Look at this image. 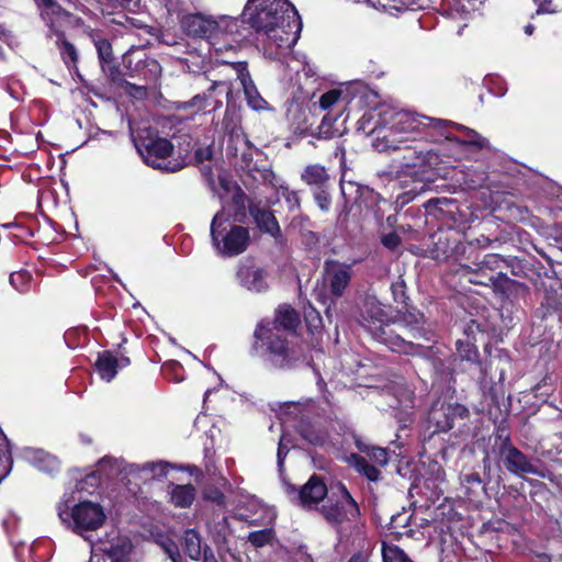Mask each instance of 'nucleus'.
<instances>
[{"label":"nucleus","mask_w":562,"mask_h":562,"mask_svg":"<svg viewBox=\"0 0 562 562\" xmlns=\"http://www.w3.org/2000/svg\"><path fill=\"white\" fill-rule=\"evenodd\" d=\"M384 122L389 126H375L372 132L375 137L372 146L379 153H389L395 150H405L407 155L403 158L405 166L416 167L425 161L426 155L411 146V143L422 137H429L437 140L445 137L449 140H457L448 133V127L452 121L435 119L409 111L391 112L389 117L384 114Z\"/></svg>","instance_id":"f257e3e1"},{"label":"nucleus","mask_w":562,"mask_h":562,"mask_svg":"<svg viewBox=\"0 0 562 562\" xmlns=\"http://www.w3.org/2000/svg\"><path fill=\"white\" fill-rule=\"evenodd\" d=\"M241 19L263 36L265 54L271 59L288 53L302 30L300 15L288 0H248Z\"/></svg>","instance_id":"f03ea898"},{"label":"nucleus","mask_w":562,"mask_h":562,"mask_svg":"<svg viewBox=\"0 0 562 562\" xmlns=\"http://www.w3.org/2000/svg\"><path fill=\"white\" fill-rule=\"evenodd\" d=\"M254 337L255 350L276 368H290L301 357V351L289 344L276 323H259Z\"/></svg>","instance_id":"7ed1b4c3"},{"label":"nucleus","mask_w":562,"mask_h":562,"mask_svg":"<svg viewBox=\"0 0 562 562\" xmlns=\"http://www.w3.org/2000/svg\"><path fill=\"white\" fill-rule=\"evenodd\" d=\"M57 513L67 528L86 539H88V532L98 530L106 519L103 507L91 501H83L72 506L68 502H61L57 505Z\"/></svg>","instance_id":"20e7f679"},{"label":"nucleus","mask_w":562,"mask_h":562,"mask_svg":"<svg viewBox=\"0 0 562 562\" xmlns=\"http://www.w3.org/2000/svg\"><path fill=\"white\" fill-rule=\"evenodd\" d=\"M211 239L218 255L235 257L247 249L250 235L248 228L232 223L224 212H217L211 223Z\"/></svg>","instance_id":"39448f33"},{"label":"nucleus","mask_w":562,"mask_h":562,"mask_svg":"<svg viewBox=\"0 0 562 562\" xmlns=\"http://www.w3.org/2000/svg\"><path fill=\"white\" fill-rule=\"evenodd\" d=\"M181 24L190 36L212 38L222 33H234L237 30L238 20L226 15L215 20L199 13L184 16Z\"/></svg>","instance_id":"423d86ee"},{"label":"nucleus","mask_w":562,"mask_h":562,"mask_svg":"<svg viewBox=\"0 0 562 562\" xmlns=\"http://www.w3.org/2000/svg\"><path fill=\"white\" fill-rule=\"evenodd\" d=\"M137 150L144 161L156 169L178 171L183 168L182 162H172L169 157L173 150L172 144L162 137L146 138L139 140Z\"/></svg>","instance_id":"0eeeda50"},{"label":"nucleus","mask_w":562,"mask_h":562,"mask_svg":"<svg viewBox=\"0 0 562 562\" xmlns=\"http://www.w3.org/2000/svg\"><path fill=\"white\" fill-rule=\"evenodd\" d=\"M337 490L339 499L333 502V498H329L321 508L323 517L334 526H340L345 521H353L360 516L358 503L346 486L339 483Z\"/></svg>","instance_id":"6e6552de"},{"label":"nucleus","mask_w":562,"mask_h":562,"mask_svg":"<svg viewBox=\"0 0 562 562\" xmlns=\"http://www.w3.org/2000/svg\"><path fill=\"white\" fill-rule=\"evenodd\" d=\"M238 283L254 293H261L269 288L267 270L251 259L241 261L236 273Z\"/></svg>","instance_id":"1a4fd4ad"},{"label":"nucleus","mask_w":562,"mask_h":562,"mask_svg":"<svg viewBox=\"0 0 562 562\" xmlns=\"http://www.w3.org/2000/svg\"><path fill=\"white\" fill-rule=\"evenodd\" d=\"M352 277V265L338 260H326L324 263V281L329 285L336 297L344 294Z\"/></svg>","instance_id":"9d476101"},{"label":"nucleus","mask_w":562,"mask_h":562,"mask_svg":"<svg viewBox=\"0 0 562 562\" xmlns=\"http://www.w3.org/2000/svg\"><path fill=\"white\" fill-rule=\"evenodd\" d=\"M132 549L131 541L116 531H111L104 540L92 544L91 552H102L113 562H124Z\"/></svg>","instance_id":"9b49d317"},{"label":"nucleus","mask_w":562,"mask_h":562,"mask_svg":"<svg viewBox=\"0 0 562 562\" xmlns=\"http://www.w3.org/2000/svg\"><path fill=\"white\" fill-rule=\"evenodd\" d=\"M229 66L234 69L240 85L243 86L247 103L256 111L263 110L267 106L266 100L260 95L247 69L245 61L232 63Z\"/></svg>","instance_id":"f8f14e48"},{"label":"nucleus","mask_w":562,"mask_h":562,"mask_svg":"<svg viewBox=\"0 0 562 562\" xmlns=\"http://www.w3.org/2000/svg\"><path fill=\"white\" fill-rule=\"evenodd\" d=\"M361 317L362 325L373 335L378 327L386 325L389 313L375 297H367Z\"/></svg>","instance_id":"ddd939ff"},{"label":"nucleus","mask_w":562,"mask_h":562,"mask_svg":"<svg viewBox=\"0 0 562 562\" xmlns=\"http://www.w3.org/2000/svg\"><path fill=\"white\" fill-rule=\"evenodd\" d=\"M373 337L379 342L389 347L392 351L412 355L417 352V346L407 341L401 335L395 334L387 324L385 326L378 327Z\"/></svg>","instance_id":"4468645a"},{"label":"nucleus","mask_w":562,"mask_h":562,"mask_svg":"<svg viewBox=\"0 0 562 562\" xmlns=\"http://www.w3.org/2000/svg\"><path fill=\"white\" fill-rule=\"evenodd\" d=\"M504 464L512 473H535V467L529 462L527 457L512 445H504L501 451Z\"/></svg>","instance_id":"2eb2a0df"},{"label":"nucleus","mask_w":562,"mask_h":562,"mask_svg":"<svg viewBox=\"0 0 562 562\" xmlns=\"http://www.w3.org/2000/svg\"><path fill=\"white\" fill-rule=\"evenodd\" d=\"M326 494L327 487L325 483L316 475H313L299 491L297 499L303 507H311L323 501Z\"/></svg>","instance_id":"dca6fc26"},{"label":"nucleus","mask_w":562,"mask_h":562,"mask_svg":"<svg viewBox=\"0 0 562 562\" xmlns=\"http://www.w3.org/2000/svg\"><path fill=\"white\" fill-rule=\"evenodd\" d=\"M130 364L127 357L116 358L111 352L101 353L95 362V368L102 380L110 382L117 373L119 368H125Z\"/></svg>","instance_id":"f3484780"},{"label":"nucleus","mask_w":562,"mask_h":562,"mask_svg":"<svg viewBox=\"0 0 562 562\" xmlns=\"http://www.w3.org/2000/svg\"><path fill=\"white\" fill-rule=\"evenodd\" d=\"M302 181L313 189L327 188L330 177L327 169L319 164L307 165L302 173Z\"/></svg>","instance_id":"a211bd4d"},{"label":"nucleus","mask_w":562,"mask_h":562,"mask_svg":"<svg viewBox=\"0 0 562 562\" xmlns=\"http://www.w3.org/2000/svg\"><path fill=\"white\" fill-rule=\"evenodd\" d=\"M367 3L389 14L409 9L412 5L423 8L425 0H367Z\"/></svg>","instance_id":"6ab92c4d"},{"label":"nucleus","mask_w":562,"mask_h":562,"mask_svg":"<svg viewBox=\"0 0 562 562\" xmlns=\"http://www.w3.org/2000/svg\"><path fill=\"white\" fill-rule=\"evenodd\" d=\"M299 322L300 318L297 313L292 307L282 305L278 308L273 321H262L261 323H276L277 326L285 334L286 330H294L299 325Z\"/></svg>","instance_id":"aec40b11"},{"label":"nucleus","mask_w":562,"mask_h":562,"mask_svg":"<svg viewBox=\"0 0 562 562\" xmlns=\"http://www.w3.org/2000/svg\"><path fill=\"white\" fill-rule=\"evenodd\" d=\"M171 503L181 508L189 507L195 498V488L191 484L172 485L169 492Z\"/></svg>","instance_id":"412c9836"},{"label":"nucleus","mask_w":562,"mask_h":562,"mask_svg":"<svg viewBox=\"0 0 562 562\" xmlns=\"http://www.w3.org/2000/svg\"><path fill=\"white\" fill-rule=\"evenodd\" d=\"M252 216L260 231L266 232L272 236H276L279 233V224L270 211L255 210L252 211Z\"/></svg>","instance_id":"4be33fe9"},{"label":"nucleus","mask_w":562,"mask_h":562,"mask_svg":"<svg viewBox=\"0 0 562 562\" xmlns=\"http://www.w3.org/2000/svg\"><path fill=\"white\" fill-rule=\"evenodd\" d=\"M349 462L359 473L364 475L369 481L376 482L380 480V470L375 465L369 464L366 458L353 453L349 457Z\"/></svg>","instance_id":"5701e85b"},{"label":"nucleus","mask_w":562,"mask_h":562,"mask_svg":"<svg viewBox=\"0 0 562 562\" xmlns=\"http://www.w3.org/2000/svg\"><path fill=\"white\" fill-rule=\"evenodd\" d=\"M299 431L312 445H322L326 439V432L323 429L305 419L300 422Z\"/></svg>","instance_id":"b1692460"},{"label":"nucleus","mask_w":562,"mask_h":562,"mask_svg":"<svg viewBox=\"0 0 562 562\" xmlns=\"http://www.w3.org/2000/svg\"><path fill=\"white\" fill-rule=\"evenodd\" d=\"M31 461L42 472L53 473L59 469L58 460L44 451H34Z\"/></svg>","instance_id":"393cba45"},{"label":"nucleus","mask_w":562,"mask_h":562,"mask_svg":"<svg viewBox=\"0 0 562 562\" xmlns=\"http://www.w3.org/2000/svg\"><path fill=\"white\" fill-rule=\"evenodd\" d=\"M52 32H54L57 36L56 44L60 50V55L65 64L68 67L71 64L75 65L78 60V54L75 46L65 38L64 33L56 30H52Z\"/></svg>","instance_id":"a878e982"},{"label":"nucleus","mask_w":562,"mask_h":562,"mask_svg":"<svg viewBox=\"0 0 562 562\" xmlns=\"http://www.w3.org/2000/svg\"><path fill=\"white\" fill-rule=\"evenodd\" d=\"M450 128H456L459 131H463L467 133V139L462 142V144L471 145L476 148H485L488 145V142L485 137L481 136L479 133H476L474 130H471L467 126H463L461 124L452 122V124L448 127V133L450 134Z\"/></svg>","instance_id":"bb28decb"},{"label":"nucleus","mask_w":562,"mask_h":562,"mask_svg":"<svg viewBox=\"0 0 562 562\" xmlns=\"http://www.w3.org/2000/svg\"><path fill=\"white\" fill-rule=\"evenodd\" d=\"M450 407L432 408L430 412V419L436 423L438 431H448L453 427L452 418L449 412Z\"/></svg>","instance_id":"cd10ccee"},{"label":"nucleus","mask_w":562,"mask_h":562,"mask_svg":"<svg viewBox=\"0 0 562 562\" xmlns=\"http://www.w3.org/2000/svg\"><path fill=\"white\" fill-rule=\"evenodd\" d=\"M133 471L138 470L142 471L145 475L146 480L148 479H159L167 475L168 464L165 462H151L146 463L144 465H132Z\"/></svg>","instance_id":"c85d7f7f"},{"label":"nucleus","mask_w":562,"mask_h":562,"mask_svg":"<svg viewBox=\"0 0 562 562\" xmlns=\"http://www.w3.org/2000/svg\"><path fill=\"white\" fill-rule=\"evenodd\" d=\"M184 550L192 560L201 557V539L196 531L190 529L184 533Z\"/></svg>","instance_id":"c756f323"},{"label":"nucleus","mask_w":562,"mask_h":562,"mask_svg":"<svg viewBox=\"0 0 562 562\" xmlns=\"http://www.w3.org/2000/svg\"><path fill=\"white\" fill-rule=\"evenodd\" d=\"M383 562H413L406 553L395 544L382 546Z\"/></svg>","instance_id":"7c9ffc66"},{"label":"nucleus","mask_w":562,"mask_h":562,"mask_svg":"<svg viewBox=\"0 0 562 562\" xmlns=\"http://www.w3.org/2000/svg\"><path fill=\"white\" fill-rule=\"evenodd\" d=\"M212 156H213V150H212L211 146L199 147V148H196L195 154H194L195 162L200 166L201 171L206 177L212 176V169H211L210 165H205V162H207L212 159Z\"/></svg>","instance_id":"2f4dec72"},{"label":"nucleus","mask_w":562,"mask_h":562,"mask_svg":"<svg viewBox=\"0 0 562 562\" xmlns=\"http://www.w3.org/2000/svg\"><path fill=\"white\" fill-rule=\"evenodd\" d=\"M358 448L362 451V452H366L368 458L370 459V461L376 463L378 465H385L389 461V454H387V451L383 448H378V447H367V446H362L360 443L357 445Z\"/></svg>","instance_id":"473e14b6"},{"label":"nucleus","mask_w":562,"mask_h":562,"mask_svg":"<svg viewBox=\"0 0 562 562\" xmlns=\"http://www.w3.org/2000/svg\"><path fill=\"white\" fill-rule=\"evenodd\" d=\"M341 91L338 89H331L319 98V106L322 110H329L333 105L340 102Z\"/></svg>","instance_id":"72a5a7b5"},{"label":"nucleus","mask_w":562,"mask_h":562,"mask_svg":"<svg viewBox=\"0 0 562 562\" xmlns=\"http://www.w3.org/2000/svg\"><path fill=\"white\" fill-rule=\"evenodd\" d=\"M220 87H226V83L223 81L214 82L207 89V93H204L203 95H195L191 102L193 103V105H198L199 109H205L206 106L211 105V103L207 102L209 99H211V93Z\"/></svg>","instance_id":"f704fd0d"},{"label":"nucleus","mask_w":562,"mask_h":562,"mask_svg":"<svg viewBox=\"0 0 562 562\" xmlns=\"http://www.w3.org/2000/svg\"><path fill=\"white\" fill-rule=\"evenodd\" d=\"M95 48L102 64L112 61V46L106 40H99L95 42Z\"/></svg>","instance_id":"c9c22d12"},{"label":"nucleus","mask_w":562,"mask_h":562,"mask_svg":"<svg viewBox=\"0 0 562 562\" xmlns=\"http://www.w3.org/2000/svg\"><path fill=\"white\" fill-rule=\"evenodd\" d=\"M314 190V199L318 207L324 212L328 211L330 207L331 199L330 194L327 191V188H319Z\"/></svg>","instance_id":"e433bc0d"},{"label":"nucleus","mask_w":562,"mask_h":562,"mask_svg":"<svg viewBox=\"0 0 562 562\" xmlns=\"http://www.w3.org/2000/svg\"><path fill=\"white\" fill-rule=\"evenodd\" d=\"M37 5L42 8L43 15H59L63 12L61 7L55 0H35Z\"/></svg>","instance_id":"4c0bfd02"},{"label":"nucleus","mask_w":562,"mask_h":562,"mask_svg":"<svg viewBox=\"0 0 562 562\" xmlns=\"http://www.w3.org/2000/svg\"><path fill=\"white\" fill-rule=\"evenodd\" d=\"M271 539L270 530H258L249 533L248 540L256 547H262L268 543Z\"/></svg>","instance_id":"58836bf2"},{"label":"nucleus","mask_w":562,"mask_h":562,"mask_svg":"<svg viewBox=\"0 0 562 562\" xmlns=\"http://www.w3.org/2000/svg\"><path fill=\"white\" fill-rule=\"evenodd\" d=\"M562 10V5L554 4L552 0H543L538 3L536 14H553Z\"/></svg>","instance_id":"ea45409f"},{"label":"nucleus","mask_w":562,"mask_h":562,"mask_svg":"<svg viewBox=\"0 0 562 562\" xmlns=\"http://www.w3.org/2000/svg\"><path fill=\"white\" fill-rule=\"evenodd\" d=\"M458 352L463 359L470 361L476 358V350L469 344L458 342Z\"/></svg>","instance_id":"a19ab883"},{"label":"nucleus","mask_w":562,"mask_h":562,"mask_svg":"<svg viewBox=\"0 0 562 562\" xmlns=\"http://www.w3.org/2000/svg\"><path fill=\"white\" fill-rule=\"evenodd\" d=\"M400 243L401 238L395 233L386 234L382 238V244L391 250L395 249L400 245Z\"/></svg>","instance_id":"79ce46f5"},{"label":"nucleus","mask_w":562,"mask_h":562,"mask_svg":"<svg viewBox=\"0 0 562 562\" xmlns=\"http://www.w3.org/2000/svg\"><path fill=\"white\" fill-rule=\"evenodd\" d=\"M146 66L149 69L151 79L156 80L161 74L160 65L155 59H148L146 60Z\"/></svg>","instance_id":"37998d69"},{"label":"nucleus","mask_w":562,"mask_h":562,"mask_svg":"<svg viewBox=\"0 0 562 562\" xmlns=\"http://www.w3.org/2000/svg\"><path fill=\"white\" fill-rule=\"evenodd\" d=\"M327 126H328L327 119L324 117L322 121V124L319 126V131H321V134L324 135L326 138L335 137L340 134L338 131L330 132L329 128H327Z\"/></svg>","instance_id":"c03bdc74"},{"label":"nucleus","mask_w":562,"mask_h":562,"mask_svg":"<svg viewBox=\"0 0 562 562\" xmlns=\"http://www.w3.org/2000/svg\"><path fill=\"white\" fill-rule=\"evenodd\" d=\"M348 562H369V554L366 552L353 553Z\"/></svg>","instance_id":"a18cd8bd"},{"label":"nucleus","mask_w":562,"mask_h":562,"mask_svg":"<svg viewBox=\"0 0 562 562\" xmlns=\"http://www.w3.org/2000/svg\"><path fill=\"white\" fill-rule=\"evenodd\" d=\"M286 452H288V450L284 451L283 441L281 439L280 442H279V448H278V453H277V456H278V465H279L280 470L283 467V459H284Z\"/></svg>","instance_id":"49530a36"},{"label":"nucleus","mask_w":562,"mask_h":562,"mask_svg":"<svg viewBox=\"0 0 562 562\" xmlns=\"http://www.w3.org/2000/svg\"><path fill=\"white\" fill-rule=\"evenodd\" d=\"M166 551L169 558L172 560V562H178V560L180 559V554L175 546L166 547Z\"/></svg>","instance_id":"de8ad7c7"},{"label":"nucleus","mask_w":562,"mask_h":562,"mask_svg":"<svg viewBox=\"0 0 562 562\" xmlns=\"http://www.w3.org/2000/svg\"><path fill=\"white\" fill-rule=\"evenodd\" d=\"M24 277H25L24 273H21V272L12 273L10 276V282L13 286H16V283H19V281L23 280Z\"/></svg>","instance_id":"09e8293b"},{"label":"nucleus","mask_w":562,"mask_h":562,"mask_svg":"<svg viewBox=\"0 0 562 562\" xmlns=\"http://www.w3.org/2000/svg\"><path fill=\"white\" fill-rule=\"evenodd\" d=\"M464 480L468 483H477V484L481 483V477L477 473L468 474V475H465Z\"/></svg>","instance_id":"8fccbe9b"},{"label":"nucleus","mask_w":562,"mask_h":562,"mask_svg":"<svg viewBox=\"0 0 562 562\" xmlns=\"http://www.w3.org/2000/svg\"><path fill=\"white\" fill-rule=\"evenodd\" d=\"M267 180L273 186H278V183L274 182L276 176L270 170L267 171Z\"/></svg>","instance_id":"3c124183"},{"label":"nucleus","mask_w":562,"mask_h":562,"mask_svg":"<svg viewBox=\"0 0 562 562\" xmlns=\"http://www.w3.org/2000/svg\"><path fill=\"white\" fill-rule=\"evenodd\" d=\"M533 31H535V26H533L532 24H527V25L525 26V33H526L527 35H531V34L533 33Z\"/></svg>","instance_id":"603ef678"},{"label":"nucleus","mask_w":562,"mask_h":562,"mask_svg":"<svg viewBox=\"0 0 562 562\" xmlns=\"http://www.w3.org/2000/svg\"><path fill=\"white\" fill-rule=\"evenodd\" d=\"M203 562H217L216 559L213 557V554H210L207 555L206 553L204 554V560Z\"/></svg>","instance_id":"864d4df0"},{"label":"nucleus","mask_w":562,"mask_h":562,"mask_svg":"<svg viewBox=\"0 0 562 562\" xmlns=\"http://www.w3.org/2000/svg\"><path fill=\"white\" fill-rule=\"evenodd\" d=\"M214 501L221 503L223 501V495L221 493H216L214 497H212Z\"/></svg>","instance_id":"5fc2aeb1"},{"label":"nucleus","mask_w":562,"mask_h":562,"mask_svg":"<svg viewBox=\"0 0 562 562\" xmlns=\"http://www.w3.org/2000/svg\"><path fill=\"white\" fill-rule=\"evenodd\" d=\"M412 317H414V321L415 323H418L419 319H423V315H417V316H414V315H411Z\"/></svg>","instance_id":"6e6d98bb"},{"label":"nucleus","mask_w":562,"mask_h":562,"mask_svg":"<svg viewBox=\"0 0 562 562\" xmlns=\"http://www.w3.org/2000/svg\"><path fill=\"white\" fill-rule=\"evenodd\" d=\"M288 491H289V492H294L295 490H294V487H293V486L289 485V486H288Z\"/></svg>","instance_id":"4d7b16f0"},{"label":"nucleus","mask_w":562,"mask_h":562,"mask_svg":"<svg viewBox=\"0 0 562 562\" xmlns=\"http://www.w3.org/2000/svg\"><path fill=\"white\" fill-rule=\"evenodd\" d=\"M415 330H416V334H413V337H416L417 335H419V336H420V331H419V329H415Z\"/></svg>","instance_id":"13d9d810"},{"label":"nucleus","mask_w":562,"mask_h":562,"mask_svg":"<svg viewBox=\"0 0 562 562\" xmlns=\"http://www.w3.org/2000/svg\"><path fill=\"white\" fill-rule=\"evenodd\" d=\"M218 105H221V102H220V101H215V102H214V108H216V106H218Z\"/></svg>","instance_id":"bf43d9fd"}]
</instances>
